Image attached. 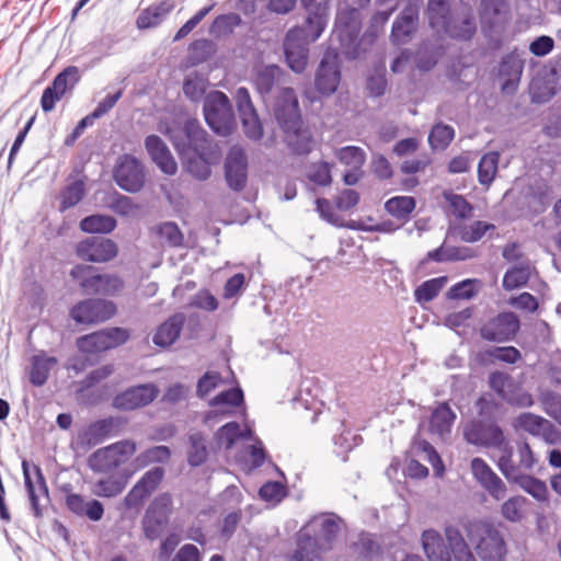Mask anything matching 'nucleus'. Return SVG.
Segmentation results:
<instances>
[{
  "mask_svg": "<svg viewBox=\"0 0 561 561\" xmlns=\"http://www.w3.org/2000/svg\"><path fill=\"white\" fill-rule=\"evenodd\" d=\"M167 135L180 156L193 151L185 161L187 172L197 180H207L211 173L210 164L219 160L221 152L199 122L187 119L183 127H169Z\"/></svg>",
  "mask_w": 561,
  "mask_h": 561,
  "instance_id": "f257e3e1",
  "label": "nucleus"
},
{
  "mask_svg": "<svg viewBox=\"0 0 561 561\" xmlns=\"http://www.w3.org/2000/svg\"><path fill=\"white\" fill-rule=\"evenodd\" d=\"M360 11L356 8L345 7L337 11L333 37L340 43L341 53L347 59H357L364 56L377 41V33L367 30L360 38Z\"/></svg>",
  "mask_w": 561,
  "mask_h": 561,
  "instance_id": "f03ea898",
  "label": "nucleus"
},
{
  "mask_svg": "<svg viewBox=\"0 0 561 561\" xmlns=\"http://www.w3.org/2000/svg\"><path fill=\"white\" fill-rule=\"evenodd\" d=\"M468 540L482 561H503L507 549L501 531L486 520H470L465 525Z\"/></svg>",
  "mask_w": 561,
  "mask_h": 561,
  "instance_id": "7ed1b4c3",
  "label": "nucleus"
},
{
  "mask_svg": "<svg viewBox=\"0 0 561 561\" xmlns=\"http://www.w3.org/2000/svg\"><path fill=\"white\" fill-rule=\"evenodd\" d=\"M173 496L169 492L156 495L141 518V529L146 539L154 541L167 531L173 514Z\"/></svg>",
  "mask_w": 561,
  "mask_h": 561,
  "instance_id": "20e7f679",
  "label": "nucleus"
},
{
  "mask_svg": "<svg viewBox=\"0 0 561 561\" xmlns=\"http://www.w3.org/2000/svg\"><path fill=\"white\" fill-rule=\"evenodd\" d=\"M85 295L114 296L124 287L122 278L114 274H99L91 265L77 264L70 271Z\"/></svg>",
  "mask_w": 561,
  "mask_h": 561,
  "instance_id": "39448f33",
  "label": "nucleus"
},
{
  "mask_svg": "<svg viewBox=\"0 0 561 561\" xmlns=\"http://www.w3.org/2000/svg\"><path fill=\"white\" fill-rule=\"evenodd\" d=\"M204 116L207 125L216 134L230 135L234 127V115L228 96L221 91H213L204 101Z\"/></svg>",
  "mask_w": 561,
  "mask_h": 561,
  "instance_id": "423d86ee",
  "label": "nucleus"
},
{
  "mask_svg": "<svg viewBox=\"0 0 561 561\" xmlns=\"http://www.w3.org/2000/svg\"><path fill=\"white\" fill-rule=\"evenodd\" d=\"M136 451L131 440L116 442L94 451L88 459L89 467L94 472H110L125 463Z\"/></svg>",
  "mask_w": 561,
  "mask_h": 561,
  "instance_id": "0eeeda50",
  "label": "nucleus"
},
{
  "mask_svg": "<svg viewBox=\"0 0 561 561\" xmlns=\"http://www.w3.org/2000/svg\"><path fill=\"white\" fill-rule=\"evenodd\" d=\"M309 28L296 26L290 28L284 39V54L288 67L301 73L308 64V45L317 39H311Z\"/></svg>",
  "mask_w": 561,
  "mask_h": 561,
  "instance_id": "6e6552de",
  "label": "nucleus"
},
{
  "mask_svg": "<svg viewBox=\"0 0 561 561\" xmlns=\"http://www.w3.org/2000/svg\"><path fill=\"white\" fill-rule=\"evenodd\" d=\"M465 439L476 446L492 447L500 451L507 442L502 428L492 421L473 420L463 428Z\"/></svg>",
  "mask_w": 561,
  "mask_h": 561,
  "instance_id": "1a4fd4ad",
  "label": "nucleus"
},
{
  "mask_svg": "<svg viewBox=\"0 0 561 561\" xmlns=\"http://www.w3.org/2000/svg\"><path fill=\"white\" fill-rule=\"evenodd\" d=\"M116 313L114 302L100 298H89L75 305L70 310V317L81 324L104 322Z\"/></svg>",
  "mask_w": 561,
  "mask_h": 561,
  "instance_id": "9d476101",
  "label": "nucleus"
},
{
  "mask_svg": "<svg viewBox=\"0 0 561 561\" xmlns=\"http://www.w3.org/2000/svg\"><path fill=\"white\" fill-rule=\"evenodd\" d=\"M519 324V319L515 313L501 312L483 323L479 329V334L485 341L503 343L515 337Z\"/></svg>",
  "mask_w": 561,
  "mask_h": 561,
  "instance_id": "9b49d317",
  "label": "nucleus"
},
{
  "mask_svg": "<svg viewBox=\"0 0 561 561\" xmlns=\"http://www.w3.org/2000/svg\"><path fill=\"white\" fill-rule=\"evenodd\" d=\"M517 461L514 459L513 447L508 442L505 443L501 450V457L497 461V468L506 478V472L510 469L516 470V474H524L526 471L533 470L537 460L535 455L526 442L516 443Z\"/></svg>",
  "mask_w": 561,
  "mask_h": 561,
  "instance_id": "f8f14e48",
  "label": "nucleus"
},
{
  "mask_svg": "<svg viewBox=\"0 0 561 561\" xmlns=\"http://www.w3.org/2000/svg\"><path fill=\"white\" fill-rule=\"evenodd\" d=\"M113 175L116 184L129 193H137L145 185L144 167L133 156H123L117 162Z\"/></svg>",
  "mask_w": 561,
  "mask_h": 561,
  "instance_id": "ddd939ff",
  "label": "nucleus"
},
{
  "mask_svg": "<svg viewBox=\"0 0 561 561\" xmlns=\"http://www.w3.org/2000/svg\"><path fill=\"white\" fill-rule=\"evenodd\" d=\"M252 83L263 100L276 90L283 93L286 72L277 65L256 64L252 69Z\"/></svg>",
  "mask_w": 561,
  "mask_h": 561,
  "instance_id": "4468645a",
  "label": "nucleus"
},
{
  "mask_svg": "<svg viewBox=\"0 0 561 561\" xmlns=\"http://www.w3.org/2000/svg\"><path fill=\"white\" fill-rule=\"evenodd\" d=\"M525 53L514 48L505 54L499 64V78L502 80L501 91L513 94L517 91L525 67Z\"/></svg>",
  "mask_w": 561,
  "mask_h": 561,
  "instance_id": "2eb2a0df",
  "label": "nucleus"
},
{
  "mask_svg": "<svg viewBox=\"0 0 561 561\" xmlns=\"http://www.w3.org/2000/svg\"><path fill=\"white\" fill-rule=\"evenodd\" d=\"M118 253L117 244L103 237H89L76 247V254L82 261L104 263L113 260Z\"/></svg>",
  "mask_w": 561,
  "mask_h": 561,
  "instance_id": "dca6fc26",
  "label": "nucleus"
},
{
  "mask_svg": "<svg viewBox=\"0 0 561 561\" xmlns=\"http://www.w3.org/2000/svg\"><path fill=\"white\" fill-rule=\"evenodd\" d=\"M274 115L284 133L302 125L298 100L293 89H284L274 106Z\"/></svg>",
  "mask_w": 561,
  "mask_h": 561,
  "instance_id": "f3484780",
  "label": "nucleus"
},
{
  "mask_svg": "<svg viewBox=\"0 0 561 561\" xmlns=\"http://www.w3.org/2000/svg\"><path fill=\"white\" fill-rule=\"evenodd\" d=\"M159 394V389L152 383L138 385L116 394L113 407L121 411H133L150 404Z\"/></svg>",
  "mask_w": 561,
  "mask_h": 561,
  "instance_id": "a211bd4d",
  "label": "nucleus"
},
{
  "mask_svg": "<svg viewBox=\"0 0 561 561\" xmlns=\"http://www.w3.org/2000/svg\"><path fill=\"white\" fill-rule=\"evenodd\" d=\"M471 471L474 479L495 501L505 497L507 488L502 479L492 470V468L482 458L471 460Z\"/></svg>",
  "mask_w": 561,
  "mask_h": 561,
  "instance_id": "6ab92c4d",
  "label": "nucleus"
},
{
  "mask_svg": "<svg viewBox=\"0 0 561 561\" xmlns=\"http://www.w3.org/2000/svg\"><path fill=\"white\" fill-rule=\"evenodd\" d=\"M225 179L234 192H241L248 181V159L241 148H231L225 161Z\"/></svg>",
  "mask_w": 561,
  "mask_h": 561,
  "instance_id": "aec40b11",
  "label": "nucleus"
},
{
  "mask_svg": "<svg viewBox=\"0 0 561 561\" xmlns=\"http://www.w3.org/2000/svg\"><path fill=\"white\" fill-rule=\"evenodd\" d=\"M420 7L409 1L396 18L391 28V41L394 44H405L419 27Z\"/></svg>",
  "mask_w": 561,
  "mask_h": 561,
  "instance_id": "412c9836",
  "label": "nucleus"
},
{
  "mask_svg": "<svg viewBox=\"0 0 561 561\" xmlns=\"http://www.w3.org/2000/svg\"><path fill=\"white\" fill-rule=\"evenodd\" d=\"M341 72L339 69L337 55L325 53L320 61L316 73L314 84L319 93L323 95L333 94L340 83Z\"/></svg>",
  "mask_w": 561,
  "mask_h": 561,
  "instance_id": "4be33fe9",
  "label": "nucleus"
},
{
  "mask_svg": "<svg viewBox=\"0 0 561 561\" xmlns=\"http://www.w3.org/2000/svg\"><path fill=\"white\" fill-rule=\"evenodd\" d=\"M340 530L334 514H325L312 517L300 533H308L312 538H317L321 550L328 548Z\"/></svg>",
  "mask_w": 561,
  "mask_h": 561,
  "instance_id": "5701e85b",
  "label": "nucleus"
},
{
  "mask_svg": "<svg viewBox=\"0 0 561 561\" xmlns=\"http://www.w3.org/2000/svg\"><path fill=\"white\" fill-rule=\"evenodd\" d=\"M22 470L25 488L31 503V508L36 517H42L43 512L38 503L39 496L43 495L46 499H48V488L46 484L45 477L42 472V469L38 466L33 465L32 470L36 479V481L34 482L32 479V471L26 460L22 461Z\"/></svg>",
  "mask_w": 561,
  "mask_h": 561,
  "instance_id": "b1692460",
  "label": "nucleus"
},
{
  "mask_svg": "<svg viewBox=\"0 0 561 561\" xmlns=\"http://www.w3.org/2000/svg\"><path fill=\"white\" fill-rule=\"evenodd\" d=\"M301 4L308 12L302 27L309 28L311 39H318L327 27L329 20V0H301Z\"/></svg>",
  "mask_w": 561,
  "mask_h": 561,
  "instance_id": "393cba45",
  "label": "nucleus"
},
{
  "mask_svg": "<svg viewBox=\"0 0 561 561\" xmlns=\"http://www.w3.org/2000/svg\"><path fill=\"white\" fill-rule=\"evenodd\" d=\"M145 147L151 160L165 174L173 175L178 171V164L168 146L157 135H149L145 139Z\"/></svg>",
  "mask_w": 561,
  "mask_h": 561,
  "instance_id": "a878e982",
  "label": "nucleus"
},
{
  "mask_svg": "<svg viewBox=\"0 0 561 561\" xmlns=\"http://www.w3.org/2000/svg\"><path fill=\"white\" fill-rule=\"evenodd\" d=\"M67 508L77 516L87 517L92 522L103 518L104 506L99 500L84 501L83 496L77 493H69L65 500Z\"/></svg>",
  "mask_w": 561,
  "mask_h": 561,
  "instance_id": "bb28decb",
  "label": "nucleus"
},
{
  "mask_svg": "<svg viewBox=\"0 0 561 561\" xmlns=\"http://www.w3.org/2000/svg\"><path fill=\"white\" fill-rule=\"evenodd\" d=\"M175 8L173 0H162L144 9L137 16L136 24L139 30L159 26Z\"/></svg>",
  "mask_w": 561,
  "mask_h": 561,
  "instance_id": "cd10ccee",
  "label": "nucleus"
},
{
  "mask_svg": "<svg viewBox=\"0 0 561 561\" xmlns=\"http://www.w3.org/2000/svg\"><path fill=\"white\" fill-rule=\"evenodd\" d=\"M185 316L178 312L161 323L152 336V342L160 347L172 345L183 329Z\"/></svg>",
  "mask_w": 561,
  "mask_h": 561,
  "instance_id": "c85d7f7f",
  "label": "nucleus"
},
{
  "mask_svg": "<svg viewBox=\"0 0 561 561\" xmlns=\"http://www.w3.org/2000/svg\"><path fill=\"white\" fill-rule=\"evenodd\" d=\"M421 540L428 561H451L450 551L437 530H424Z\"/></svg>",
  "mask_w": 561,
  "mask_h": 561,
  "instance_id": "c756f323",
  "label": "nucleus"
},
{
  "mask_svg": "<svg viewBox=\"0 0 561 561\" xmlns=\"http://www.w3.org/2000/svg\"><path fill=\"white\" fill-rule=\"evenodd\" d=\"M506 479L517 483L525 492L540 502L548 500V488L543 481L529 474H516V470L510 469Z\"/></svg>",
  "mask_w": 561,
  "mask_h": 561,
  "instance_id": "7c9ffc66",
  "label": "nucleus"
},
{
  "mask_svg": "<svg viewBox=\"0 0 561 561\" xmlns=\"http://www.w3.org/2000/svg\"><path fill=\"white\" fill-rule=\"evenodd\" d=\"M442 31L451 38L469 41L477 32L476 20L471 14L454 15Z\"/></svg>",
  "mask_w": 561,
  "mask_h": 561,
  "instance_id": "2f4dec72",
  "label": "nucleus"
},
{
  "mask_svg": "<svg viewBox=\"0 0 561 561\" xmlns=\"http://www.w3.org/2000/svg\"><path fill=\"white\" fill-rule=\"evenodd\" d=\"M507 3L505 0H481L480 19L482 25L494 28L506 20Z\"/></svg>",
  "mask_w": 561,
  "mask_h": 561,
  "instance_id": "473e14b6",
  "label": "nucleus"
},
{
  "mask_svg": "<svg viewBox=\"0 0 561 561\" xmlns=\"http://www.w3.org/2000/svg\"><path fill=\"white\" fill-rule=\"evenodd\" d=\"M115 427L113 417L102 419L91 423L79 439L81 444L88 446H95L104 442L111 436Z\"/></svg>",
  "mask_w": 561,
  "mask_h": 561,
  "instance_id": "72a5a7b5",
  "label": "nucleus"
},
{
  "mask_svg": "<svg viewBox=\"0 0 561 561\" xmlns=\"http://www.w3.org/2000/svg\"><path fill=\"white\" fill-rule=\"evenodd\" d=\"M321 552L317 538H312L308 533H299L297 548L290 561H321Z\"/></svg>",
  "mask_w": 561,
  "mask_h": 561,
  "instance_id": "f704fd0d",
  "label": "nucleus"
},
{
  "mask_svg": "<svg viewBox=\"0 0 561 561\" xmlns=\"http://www.w3.org/2000/svg\"><path fill=\"white\" fill-rule=\"evenodd\" d=\"M57 364V359L53 356L34 355L31 358V369L28 379L35 387H42L49 377L50 369Z\"/></svg>",
  "mask_w": 561,
  "mask_h": 561,
  "instance_id": "c9c22d12",
  "label": "nucleus"
},
{
  "mask_svg": "<svg viewBox=\"0 0 561 561\" xmlns=\"http://www.w3.org/2000/svg\"><path fill=\"white\" fill-rule=\"evenodd\" d=\"M455 420L456 414L449 404L447 402L439 403L431 415L430 428L433 433L443 436L450 432Z\"/></svg>",
  "mask_w": 561,
  "mask_h": 561,
  "instance_id": "e433bc0d",
  "label": "nucleus"
},
{
  "mask_svg": "<svg viewBox=\"0 0 561 561\" xmlns=\"http://www.w3.org/2000/svg\"><path fill=\"white\" fill-rule=\"evenodd\" d=\"M453 16L448 0H428L427 19L432 28L442 31Z\"/></svg>",
  "mask_w": 561,
  "mask_h": 561,
  "instance_id": "4c0bfd02",
  "label": "nucleus"
},
{
  "mask_svg": "<svg viewBox=\"0 0 561 561\" xmlns=\"http://www.w3.org/2000/svg\"><path fill=\"white\" fill-rule=\"evenodd\" d=\"M116 219L110 215L95 214L80 221V229L87 233H110L116 228Z\"/></svg>",
  "mask_w": 561,
  "mask_h": 561,
  "instance_id": "58836bf2",
  "label": "nucleus"
},
{
  "mask_svg": "<svg viewBox=\"0 0 561 561\" xmlns=\"http://www.w3.org/2000/svg\"><path fill=\"white\" fill-rule=\"evenodd\" d=\"M153 233L162 245L169 248H180L183 245L184 236L179 226L173 221H164L154 226Z\"/></svg>",
  "mask_w": 561,
  "mask_h": 561,
  "instance_id": "ea45409f",
  "label": "nucleus"
},
{
  "mask_svg": "<svg viewBox=\"0 0 561 561\" xmlns=\"http://www.w3.org/2000/svg\"><path fill=\"white\" fill-rule=\"evenodd\" d=\"M285 134L288 147L294 153L308 154L311 152L313 139L309 129L302 128V125H300L298 128Z\"/></svg>",
  "mask_w": 561,
  "mask_h": 561,
  "instance_id": "a19ab883",
  "label": "nucleus"
},
{
  "mask_svg": "<svg viewBox=\"0 0 561 561\" xmlns=\"http://www.w3.org/2000/svg\"><path fill=\"white\" fill-rule=\"evenodd\" d=\"M208 449L206 438L199 432L188 436L187 462L191 467H199L206 462Z\"/></svg>",
  "mask_w": 561,
  "mask_h": 561,
  "instance_id": "79ce46f5",
  "label": "nucleus"
},
{
  "mask_svg": "<svg viewBox=\"0 0 561 561\" xmlns=\"http://www.w3.org/2000/svg\"><path fill=\"white\" fill-rule=\"evenodd\" d=\"M81 79L79 68L76 66H68L60 71L53 80V89H56L62 96L71 92Z\"/></svg>",
  "mask_w": 561,
  "mask_h": 561,
  "instance_id": "37998d69",
  "label": "nucleus"
},
{
  "mask_svg": "<svg viewBox=\"0 0 561 561\" xmlns=\"http://www.w3.org/2000/svg\"><path fill=\"white\" fill-rule=\"evenodd\" d=\"M500 153L490 151L483 154L478 164V180L482 185H490L497 172Z\"/></svg>",
  "mask_w": 561,
  "mask_h": 561,
  "instance_id": "c03bdc74",
  "label": "nucleus"
},
{
  "mask_svg": "<svg viewBox=\"0 0 561 561\" xmlns=\"http://www.w3.org/2000/svg\"><path fill=\"white\" fill-rule=\"evenodd\" d=\"M171 458V449L168 446H153L140 453L135 458L137 468H145L151 463H168Z\"/></svg>",
  "mask_w": 561,
  "mask_h": 561,
  "instance_id": "a18cd8bd",
  "label": "nucleus"
},
{
  "mask_svg": "<svg viewBox=\"0 0 561 561\" xmlns=\"http://www.w3.org/2000/svg\"><path fill=\"white\" fill-rule=\"evenodd\" d=\"M447 283L446 276L435 277L428 280L423 282L420 286H417L414 290V298L417 302H430L444 288Z\"/></svg>",
  "mask_w": 561,
  "mask_h": 561,
  "instance_id": "49530a36",
  "label": "nucleus"
},
{
  "mask_svg": "<svg viewBox=\"0 0 561 561\" xmlns=\"http://www.w3.org/2000/svg\"><path fill=\"white\" fill-rule=\"evenodd\" d=\"M85 194V186L83 181L76 180L69 185H67L60 192V205L59 210L66 211L67 209L75 207L77 204L81 202Z\"/></svg>",
  "mask_w": 561,
  "mask_h": 561,
  "instance_id": "de8ad7c7",
  "label": "nucleus"
},
{
  "mask_svg": "<svg viewBox=\"0 0 561 561\" xmlns=\"http://www.w3.org/2000/svg\"><path fill=\"white\" fill-rule=\"evenodd\" d=\"M528 500L522 495L507 499L501 506V514L504 519L511 523H518L523 519Z\"/></svg>",
  "mask_w": 561,
  "mask_h": 561,
  "instance_id": "09e8293b",
  "label": "nucleus"
},
{
  "mask_svg": "<svg viewBox=\"0 0 561 561\" xmlns=\"http://www.w3.org/2000/svg\"><path fill=\"white\" fill-rule=\"evenodd\" d=\"M386 210L398 219H407L415 208V199L411 196H394L385 204Z\"/></svg>",
  "mask_w": 561,
  "mask_h": 561,
  "instance_id": "8fccbe9b",
  "label": "nucleus"
},
{
  "mask_svg": "<svg viewBox=\"0 0 561 561\" xmlns=\"http://www.w3.org/2000/svg\"><path fill=\"white\" fill-rule=\"evenodd\" d=\"M240 437L241 428L239 423L229 422L218 428L215 433V443L219 449L225 448L226 450H229Z\"/></svg>",
  "mask_w": 561,
  "mask_h": 561,
  "instance_id": "3c124183",
  "label": "nucleus"
},
{
  "mask_svg": "<svg viewBox=\"0 0 561 561\" xmlns=\"http://www.w3.org/2000/svg\"><path fill=\"white\" fill-rule=\"evenodd\" d=\"M530 277V271L527 265L514 266L507 270L503 276V288L514 290L525 286Z\"/></svg>",
  "mask_w": 561,
  "mask_h": 561,
  "instance_id": "603ef678",
  "label": "nucleus"
},
{
  "mask_svg": "<svg viewBox=\"0 0 561 561\" xmlns=\"http://www.w3.org/2000/svg\"><path fill=\"white\" fill-rule=\"evenodd\" d=\"M539 401L543 412L561 425V396L546 389L540 391Z\"/></svg>",
  "mask_w": 561,
  "mask_h": 561,
  "instance_id": "864d4df0",
  "label": "nucleus"
},
{
  "mask_svg": "<svg viewBox=\"0 0 561 561\" xmlns=\"http://www.w3.org/2000/svg\"><path fill=\"white\" fill-rule=\"evenodd\" d=\"M207 79L198 72L190 73L183 83L184 94L192 101H199L206 90Z\"/></svg>",
  "mask_w": 561,
  "mask_h": 561,
  "instance_id": "5fc2aeb1",
  "label": "nucleus"
},
{
  "mask_svg": "<svg viewBox=\"0 0 561 561\" xmlns=\"http://www.w3.org/2000/svg\"><path fill=\"white\" fill-rule=\"evenodd\" d=\"M77 347L80 352L88 354L107 351L103 332L101 330L79 337L77 340Z\"/></svg>",
  "mask_w": 561,
  "mask_h": 561,
  "instance_id": "6e6d98bb",
  "label": "nucleus"
},
{
  "mask_svg": "<svg viewBox=\"0 0 561 561\" xmlns=\"http://www.w3.org/2000/svg\"><path fill=\"white\" fill-rule=\"evenodd\" d=\"M336 158L345 165L354 170H359L366 160L365 152L362 148L356 146H346L336 151Z\"/></svg>",
  "mask_w": 561,
  "mask_h": 561,
  "instance_id": "4d7b16f0",
  "label": "nucleus"
},
{
  "mask_svg": "<svg viewBox=\"0 0 561 561\" xmlns=\"http://www.w3.org/2000/svg\"><path fill=\"white\" fill-rule=\"evenodd\" d=\"M444 198L448 203L453 215L459 219H467L472 215V205L459 194L444 192Z\"/></svg>",
  "mask_w": 561,
  "mask_h": 561,
  "instance_id": "13d9d810",
  "label": "nucleus"
},
{
  "mask_svg": "<svg viewBox=\"0 0 561 561\" xmlns=\"http://www.w3.org/2000/svg\"><path fill=\"white\" fill-rule=\"evenodd\" d=\"M479 280L476 278H467L453 285L447 291L449 299H471L478 291Z\"/></svg>",
  "mask_w": 561,
  "mask_h": 561,
  "instance_id": "bf43d9fd",
  "label": "nucleus"
},
{
  "mask_svg": "<svg viewBox=\"0 0 561 561\" xmlns=\"http://www.w3.org/2000/svg\"><path fill=\"white\" fill-rule=\"evenodd\" d=\"M455 130L449 125L436 124L428 136L433 149H445L454 139Z\"/></svg>",
  "mask_w": 561,
  "mask_h": 561,
  "instance_id": "052dcab7",
  "label": "nucleus"
},
{
  "mask_svg": "<svg viewBox=\"0 0 561 561\" xmlns=\"http://www.w3.org/2000/svg\"><path fill=\"white\" fill-rule=\"evenodd\" d=\"M494 229L495 226L493 224L478 220L462 227L459 231V236L463 242L473 243L481 240L488 231Z\"/></svg>",
  "mask_w": 561,
  "mask_h": 561,
  "instance_id": "680f3d73",
  "label": "nucleus"
},
{
  "mask_svg": "<svg viewBox=\"0 0 561 561\" xmlns=\"http://www.w3.org/2000/svg\"><path fill=\"white\" fill-rule=\"evenodd\" d=\"M413 449L425 455L426 460L433 466L437 477H440L444 473V463L435 448L427 440L421 439L415 442Z\"/></svg>",
  "mask_w": 561,
  "mask_h": 561,
  "instance_id": "e2e57ef3",
  "label": "nucleus"
},
{
  "mask_svg": "<svg viewBox=\"0 0 561 561\" xmlns=\"http://www.w3.org/2000/svg\"><path fill=\"white\" fill-rule=\"evenodd\" d=\"M164 477L162 467H153L135 483L149 496L157 490Z\"/></svg>",
  "mask_w": 561,
  "mask_h": 561,
  "instance_id": "0e129e2a",
  "label": "nucleus"
},
{
  "mask_svg": "<svg viewBox=\"0 0 561 561\" xmlns=\"http://www.w3.org/2000/svg\"><path fill=\"white\" fill-rule=\"evenodd\" d=\"M553 88L543 79H535L530 82L529 94L533 103L542 104L554 96Z\"/></svg>",
  "mask_w": 561,
  "mask_h": 561,
  "instance_id": "69168bd1",
  "label": "nucleus"
},
{
  "mask_svg": "<svg viewBox=\"0 0 561 561\" xmlns=\"http://www.w3.org/2000/svg\"><path fill=\"white\" fill-rule=\"evenodd\" d=\"M242 513L240 510L229 512L218 524V534L221 539L228 541L234 535L240 522Z\"/></svg>",
  "mask_w": 561,
  "mask_h": 561,
  "instance_id": "338daca9",
  "label": "nucleus"
},
{
  "mask_svg": "<svg viewBox=\"0 0 561 561\" xmlns=\"http://www.w3.org/2000/svg\"><path fill=\"white\" fill-rule=\"evenodd\" d=\"M244 396L241 388H230L214 397L210 401V405H230L239 407L243 403Z\"/></svg>",
  "mask_w": 561,
  "mask_h": 561,
  "instance_id": "774afa93",
  "label": "nucleus"
}]
</instances>
